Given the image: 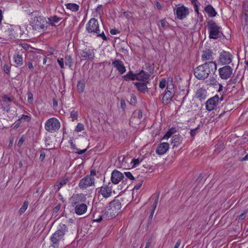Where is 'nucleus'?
Returning a JSON list of instances; mask_svg holds the SVG:
<instances>
[{"label":"nucleus","instance_id":"1","mask_svg":"<svg viewBox=\"0 0 248 248\" xmlns=\"http://www.w3.org/2000/svg\"><path fill=\"white\" fill-rule=\"evenodd\" d=\"M217 68L216 62L210 61L196 67L194 70V75L197 79L204 80L210 74L215 73Z\"/></svg>","mask_w":248,"mask_h":248},{"label":"nucleus","instance_id":"2","mask_svg":"<svg viewBox=\"0 0 248 248\" xmlns=\"http://www.w3.org/2000/svg\"><path fill=\"white\" fill-rule=\"evenodd\" d=\"M121 208V202L116 198H115L112 202H109L108 205L107 206L105 210V213L100 216L99 218L94 219V221L99 222L101 221L103 218L105 219H108L114 217Z\"/></svg>","mask_w":248,"mask_h":248},{"label":"nucleus","instance_id":"3","mask_svg":"<svg viewBox=\"0 0 248 248\" xmlns=\"http://www.w3.org/2000/svg\"><path fill=\"white\" fill-rule=\"evenodd\" d=\"M68 232L67 226L64 224H60L57 231L51 236L50 240L51 242L54 245H59V242L63 240L64 236Z\"/></svg>","mask_w":248,"mask_h":248},{"label":"nucleus","instance_id":"4","mask_svg":"<svg viewBox=\"0 0 248 248\" xmlns=\"http://www.w3.org/2000/svg\"><path fill=\"white\" fill-rule=\"evenodd\" d=\"M207 29L209 32L210 39H217L221 37L223 35L221 27L218 26L213 20H210L207 22Z\"/></svg>","mask_w":248,"mask_h":248},{"label":"nucleus","instance_id":"5","mask_svg":"<svg viewBox=\"0 0 248 248\" xmlns=\"http://www.w3.org/2000/svg\"><path fill=\"white\" fill-rule=\"evenodd\" d=\"M86 29L88 33H96L98 37H101L104 40H107V38L105 36L104 31H102L101 32L99 27L98 22L95 18H91L89 21L88 23L86 24Z\"/></svg>","mask_w":248,"mask_h":248},{"label":"nucleus","instance_id":"6","mask_svg":"<svg viewBox=\"0 0 248 248\" xmlns=\"http://www.w3.org/2000/svg\"><path fill=\"white\" fill-rule=\"evenodd\" d=\"M48 22L46 18L43 16H35L32 23L33 29L39 32L44 31L47 29Z\"/></svg>","mask_w":248,"mask_h":248},{"label":"nucleus","instance_id":"7","mask_svg":"<svg viewBox=\"0 0 248 248\" xmlns=\"http://www.w3.org/2000/svg\"><path fill=\"white\" fill-rule=\"evenodd\" d=\"M45 129L50 133L57 131L60 128V123L55 118H51L46 121L45 124Z\"/></svg>","mask_w":248,"mask_h":248},{"label":"nucleus","instance_id":"8","mask_svg":"<svg viewBox=\"0 0 248 248\" xmlns=\"http://www.w3.org/2000/svg\"><path fill=\"white\" fill-rule=\"evenodd\" d=\"M174 12L178 19L183 20L185 18L189 13V9L184 5L178 4L174 9Z\"/></svg>","mask_w":248,"mask_h":248},{"label":"nucleus","instance_id":"9","mask_svg":"<svg viewBox=\"0 0 248 248\" xmlns=\"http://www.w3.org/2000/svg\"><path fill=\"white\" fill-rule=\"evenodd\" d=\"M79 51V54L82 60L93 61L94 60L95 56L93 49L86 47Z\"/></svg>","mask_w":248,"mask_h":248},{"label":"nucleus","instance_id":"10","mask_svg":"<svg viewBox=\"0 0 248 248\" xmlns=\"http://www.w3.org/2000/svg\"><path fill=\"white\" fill-rule=\"evenodd\" d=\"M94 184V178L91 175H87L81 179L78 186L81 189H86Z\"/></svg>","mask_w":248,"mask_h":248},{"label":"nucleus","instance_id":"11","mask_svg":"<svg viewBox=\"0 0 248 248\" xmlns=\"http://www.w3.org/2000/svg\"><path fill=\"white\" fill-rule=\"evenodd\" d=\"M232 68L229 65H226L218 69L219 77L223 79H227L231 77Z\"/></svg>","mask_w":248,"mask_h":248},{"label":"nucleus","instance_id":"12","mask_svg":"<svg viewBox=\"0 0 248 248\" xmlns=\"http://www.w3.org/2000/svg\"><path fill=\"white\" fill-rule=\"evenodd\" d=\"M71 204L74 206L76 205L84 203L86 202V198L84 194H74L70 198Z\"/></svg>","mask_w":248,"mask_h":248},{"label":"nucleus","instance_id":"13","mask_svg":"<svg viewBox=\"0 0 248 248\" xmlns=\"http://www.w3.org/2000/svg\"><path fill=\"white\" fill-rule=\"evenodd\" d=\"M232 56L229 52L223 51L219 55V62L222 64H228L232 61Z\"/></svg>","mask_w":248,"mask_h":248},{"label":"nucleus","instance_id":"14","mask_svg":"<svg viewBox=\"0 0 248 248\" xmlns=\"http://www.w3.org/2000/svg\"><path fill=\"white\" fill-rule=\"evenodd\" d=\"M218 101L219 96L217 95L210 98L206 102V109L208 111L213 110L218 104Z\"/></svg>","mask_w":248,"mask_h":248},{"label":"nucleus","instance_id":"15","mask_svg":"<svg viewBox=\"0 0 248 248\" xmlns=\"http://www.w3.org/2000/svg\"><path fill=\"white\" fill-rule=\"evenodd\" d=\"M112 66L115 68L116 70L120 74H123L126 71V68L124 62L120 60L115 59L112 61Z\"/></svg>","mask_w":248,"mask_h":248},{"label":"nucleus","instance_id":"16","mask_svg":"<svg viewBox=\"0 0 248 248\" xmlns=\"http://www.w3.org/2000/svg\"><path fill=\"white\" fill-rule=\"evenodd\" d=\"M99 193L105 198H108L115 193L114 191L112 190V187L108 185H104L100 187Z\"/></svg>","mask_w":248,"mask_h":248},{"label":"nucleus","instance_id":"17","mask_svg":"<svg viewBox=\"0 0 248 248\" xmlns=\"http://www.w3.org/2000/svg\"><path fill=\"white\" fill-rule=\"evenodd\" d=\"M124 178V174L120 171L114 170L111 173V180L113 184H118L121 180Z\"/></svg>","mask_w":248,"mask_h":248},{"label":"nucleus","instance_id":"18","mask_svg":"<svg viewBox=\"0 0 248 248\" xmlns=\"http://www.w3.org/2000/svg\"><path fill=\"white\" fill-rule=\"evenodd\" d=\"M8 28H1V38H3L5 40H9L12 39L13 33V30L11 28L7 26Z\"/></svg>","mask_w":248,"mask_h":248},{"label":"nucleus","instance_id":"19","mask_svg":"<svg viewBox=\"0 0 248 248\" xmlns=\"http://www.w3.org/2000/svg\"><path fill=\"white\" fill-rule=\"evenodd\" d=\"M23 52L21 51H16L14 55V62L16 67L20 66L23 64Z\"/></svg>","mask_w":248,"mask_h":248},{"label":"nucleus","instance_id":"20","mask_svg":"<svg viewBox=\"0 0 248 248\" xmlns=\"http://www.w3.org/2000/svg\"><path fill=\"white\" fill-rule=\"evenodd\" d=\"M169 148V144L168 142H162L159 144L156 150V153L160 155L165 154Z\"/></svg>","mask_w":248,"mask_h":248},{"label":"nucleus","instance_id":"21","mask_svg":"<svg viewBox=\"0 0 248 248\" xmlns=\"http://www.w3.org/2000/svg\"><path fill=\"white\" fill-rule=\"evenodd\" d=\"M75 206V212L78 215H82L87 210V205L85 203L76 205Z\"/></svg>","mask_w":248,"mask_h":248},{"label":"nucleus","instance_id":"22","mask_svg":"<svg viewBox=\"0 0 248 248\" xmlns=\"http://www.w3.org/2000/svg\"><path fill=\"white\" fill-rule=\"evenodd\" d=\"M147 83L146 82H136L134 83V84L139 92L145 93L148 92Z\"/></svg>","mask_w":248,"mask_h":248},{"label":"nucleus","instance_id":"23","mask_svg":"<svg viewBox=\"0 0 248 248\" xmlns=\"http://www.w3.org/2000/svg\"><path fill=\"white\" fill-rule=\"evenodd\" d=\"M205 83L207 85L214 86L219 85L218 92H220L222 90L223 86L220 83H218L216 78L213 76H210V78L205 81Z\"/></svg>","mask_w":248,"mask_h":248},{"label":"nucleus","instance_id":"24","mask_svg":"<svg viewBox=\"0 0 248 248\" xmlns=\"http://www.w3.org/2000/svg\"><path fill=\"white\" fill-rule=\"evenodd\" d=\"M149 74L145 71L141 70L139 73L137 74L136 79L142 82H146V83H148L147 80L149 78Z\"/></svg>","mask_w":248,"mask_h":248},{"label":"nucleus","instance_id":"25","mask_svg":"<svg viewBox=\"0 0 248 248\" xmlns=\"http://www.w3.org/2000/svg\"><path fill=\"white\" fill-rule=\"evenodd\" d=\"M207 92L205 89L202 88L199 89L198 90L196 93V98L198 99L200 101L204 100L207 96Z\"/></svg>","mask_w":248,"mask_h":248},{"label":"nucleus","instance_id":"26","mask_svg":"<svg viewBox=\"0 0 248 248\" xmlns=\"http://www.w3.org/2000/svg\"><path fill=\"white\" fill-rule=\"evenodd\" d=\"M68 181L67 177H64L60 181H57L54 186V189L56 191H59L61 187L65 185Z\"/></svg>","mask_w":248,"mask_h":248},{"label":"nucleus","instance_id":"27","mask_svg":"<svg viewBox=\"0 0 248 248\" xmlns=\"http://www.w3.org/2000/svg\"><path fill=\"white\" fill-rule=\"evenodd\" d=\"M204 11L210 17H214L217 14L215 9L210 4L208 5L204 8Z\"/></svg>","mask_w":248,"mask_h":248},{"label":"nucleus","instance_id":"28","mask_svg":"<svg viewBox=\"0 0 248 248\" xmlns=\"http://www.w3.org/2000/svg\"><path fill=\"white\" fill-rule=\"evenodd\" d=\"M213 59V53L209 49L203 51L202 56V61L212 60Z\"/></svg>","mask_w":248,"mask_h":248},{"label":"nucleus","instance_id":"29","mask_svg":"<svg viewBox=\"0 0 248 248\" xmlns=\"http://www.w3.org/2000/svg\"><path fill=\"white\" fill-rule=\"evenodd\" d=\"M173 96L172 91L166 92L164 94L162 98L163 103L164 104H167L171 100Z\"/></svg>","mask_w":248,"mask_h":248},{"label":"nucleus","instance_id":"30","mask_svg":"<svg viewBox=\"0 0 248 248\" xmlns=\"http://www.w3.org/2000/svg\"><path fill=\"white\" fill-rule=\"evenodd\" d=\"M62 19V18L56 16H51L48 18V23L52 26H56L57 24Z\"/></svg>","mask_w":248,"mask_h":248},{"label":"nucleus","instance_id":"31","mask_svg":"<svg viewBox=\"0 0 248 248\" xmlns=\"http://www.w3.org/2000/svg\"><path fill=\"white\" fill-rule=\"evenodd\" d=\"M171 144L173 145V147H177L181 144V136L180 135H174L172 138Z\"/></svg>","mask_w":248,"mask_h":248},{"label":"nucleus","instance_id":"32","mask_svg":"<svg viewBox=\"0 0 248 248\" xmlns=\"http://www.w3.org/2000/svg\"><path fill=\"white\" fill-rule=\"evenodd\" d=\"M67 9L72 12H77L79 10V6L76 3H69L65 4Z\"/></svg>","mask_w":248,"mask_h":248},{"label":"nucleus","instance_id":"33","mask_svg":"<svg viewBox=\"0 0 248 248\" xmlns=\"http://www.w3.org/2000/svg\"><path fill=\"white\" fill-rule=\"evenodd\" d=\"M136 76H137V74H134L132 71H130L128 72V73L126 75H125L124 77V80L126 81H127L129 80H134L136 79Z\"/></svg>","mask_w":248,"mask_h":248},{"label":"nucleus","instance_id":"34","mask_svg":"<svg viewBox=\"0 0 248 248\" xmlns=\"http://www.w3.org/2000/svg\"><path fill=\"white\" fill-rule=\"evenodd\" d=\"M77 90L79 93H83L85 88V83L84 81L79 80L77 84Z\"/></svg>","mask_w":248,"mask_h":248},{"label":"nucleus","instance_id":"35","mask_svg":"<svg viewBox=\"0 0 248 248\" xmlns=\"http://www.w3.org/2000/svg\"><path fill=\"white\" fill-rule=\"evenodd\" d=\"M29 205V202L27 201H24L23 202V205L20 207V208L19 210V213L20 215L24 213L25 211L27 210Z\"/></svg>","mask_w":248,"mask_h":248},{"label":"nucleus","instance_id":"36","mask_svg":"<svg viewBox=\"0 0 248 248\" xmlns=\"http://www.w3.org/2000/svg\"><path fill=\"white\" fill-rule=\"evenodd\" d=\"M65 64L66 65L70 67L72 64V59L69 55H66L65 57Z\"/></svg>","mask_w":248,"mask_h":248},{"label":"nucleus","instance_id":"37","mask_svg":"<svg viewBox=\"0 0 248 248\" xmlns=\"http://www.w3.org/2000/svg\"><path fill=\"white\" fill-rule=\"evenodd\" d=\"M78 113L77 111L73 110L70 112V117L72 119V121H74L78 119Z\"/></svg>","mask_w":248,"mask_h":248},{"label":"nucleus","instance_id":"38","mask_svg":"<svg viewBox=\"0 0 248 248\" xmlns=\"http://www.w3.org/2000/svg\"><path fill=\"white\" fill-rule=\"evenodd\" d=\"M85 129L84 126L82 123H78L76 126L75 131L77 132H79L83 131Z\"/></svg>","mask_w":248,"mask_h":248},{"label":"nucleus","instance_id":"39","mask_svg":"<svg viewBox=\"0 0 248 248\" xmlns=\"http://www.w3.org/2000/svg\"><path fill=\"white\" fill-rule=\"evenodd\" d=\"M161 27L163 29H167L169 26V24L166 20L165 19H162L159 21Z\"/></svg>","mask_w":248,"mask_h":248},{"label":"nucleus","instance_id":"40","mask_svg":"<svg viewBox=\"0 0 248 248\" xmlns=\"http://www.w3.org/2000/svg\"><path fill=\"white\" fill-rule=\"evenodd\" d=\"M166 85L167 81L165 79L163 78L160 81L159 86L160 88L163 89L166 87Z\"/></svg>","mask_w":248,"mask_h":248},{"label":"nucleus","instance_id":"41","mask_svg":"<svg viewBox=\"0 0 248 248\" xmlns=\"http://www.w3.org/2000/svg\"><path fill=\"white\" fill-rule=\"evenodd\" d=\"M199 126L190 130V134L191 137H194L198 133Z\"/></svg>","mask_w":248,"mask_h":248},{"label":"nucleus","instance_id":"42","mask_svg":"<svg viewBox=\"0 0 248 248\" xmlns=\"http://www.w3.org/2000/svg\"><path fill=\"white\" fill-rule=\"evenodd\" d=\"M21 120H24L28 122L31 120V117L28 115H22L21 118L17 120V122H20Z\"/></svg>","mask_w":248,"mask_h":248},{"label":"nucleus","instance_id":"43","mask_svg":"<svg viewBox=\"0 0 248 248\" xmlns=\"http://www.w3.org/2000/svg\"><path fill=\"white\" fill-rule=\"evenodd\" d=\"M137 102V98L135 95H132L130 99V104L135 105Z\"/></svg>","mask_w":248,"mask_h":248},{"label":"nucleus","instance_id":"44","mask_svg":"<svg viewBox=\"0 0 248 248\" xmlns=\"http://www.w3.org/2000/svg\"><path fill=\"white\" fill-rule=\"evenodd\" d=\"M124 174L125 175L126 177L128 178V179H129L130 180H134V176L132 175V174H131V173L130 172H129V171L125 172Z\"/></svg>","mask_w":248,"mask_h":248},{"label":"nucleus","instance_id":"45","mask_svg":"<svg viewBox=\"0 0 248 248\" xmlns=\"http://www.w3.org/2000/svg\"><path fill=\"white\" fill-rule=\"evenodd\" d=\"M28 68L31 71H33L34 70V66L33 65L32 62L31 61H29L27 63Z\"/></svg>","mask_w":248,"mask_h":248},{"label":"nucleus","instance_id":"46","mask_svg":"<svg viewBox=\"0 0 248 248\" xmlns=\"http://www.w3.org/2000/svg\"><path fill=\"white\" fill-rule=\"evenodd\" d=\"M142 184V181H140L138 183H137L134 187V190H139Z\"/></svg>","mask_w":248,"mask_h":248},{"label":"nucleus","instance_id":"47","mask_svg":"<svg viewBox=\"0 0 248 248\" xmlns=\"http://www.w3.org/2000/svg\"><path fill=\"white\" fill-rule=\"evenodd\" d=\"M3 70L4 72L7 74H9L10 73V67L7 64H5L3 66Z\"/></svg>","mask_w":248,"mask_h":248},{"label":"nucleus","instance_id":"48","mask_svg":"<svg viewBox=\"0 0 248 248\" xmlns=\"http://www.w3.org/2000/svg\"><path fill=\"white\" fill-rule=\"evenodd\" d=\"M141 161V160L139 158L133 159L132 161V163H134L133 166H136L137 165H138Z\"/></svg>","mask_w":248,"mask_h":248},{"label":"nucleus","instance_id":"49","mask_svg":"<svg viewBox=\"0 0 248 248\" xmlns=\"http://www.w3.org/2000/svg\"><path fill=\"white\" fill-rule=\"evenodd\" d=\"M57 62H58L61 68H64V62L63 59H58L57 60Z\"/></svg>","mask_w":248,"mask_h":248},{"label":"nucleus","instance_id":"50","mask_svg":"<svg viewBox=\"0 0 248 248\" xmlns=\"http://www.w3.org/2000/svg\"><path fill=\"white\" fill-rule=\"evenodd\" d=\"M87 151L86 149H83V150H80L78 149H76V151H75V153L78 154V155H82V154L85 153Z\"/></svg>","mask_w":248,"mask_h":248},{"label":"nucleus","instance_id":"51","mask_svg":"<svg viewBox=\"0 0 248 248\" xmlns=\"http://www.w3.org/2000/svg\"><path fill=\"white\" fill-rule=\"evenodd\" d=\"M158 199H159V195H157V196H156V199L153 205L152 208L155 209H156V206L158 203Z\"/></svg>","mask_w":248,"mask_h":248},{"label":"nucleus","instance_id":"52","mask_svg":"<svg viewBox=\"0 0 248 248\" xmlns=\"http://www.w3.org/2000/svg\"><path fill=\"white\" fill-rule=\"evenodd\" d=\"M24 140H25V139H24V137L22 136L19 139V140L17 143V146L19 147H21V145L23 144Z\"/></svg>","mask_w":248,"mask_h":248},{"label":"nucleus","instance_id":"53","mask_svg":"<svg viewBox=\"0 0 248 248\" xmlns=\"http://www.w3.org/2000/svg\"><path fill=\"white\" fill-rule=\"evenodd\" d=\"M171 134H170V132L168 131L165 135L164 136H163L162 139L163 140H166V139H168V138H169L171 136Z\"/></svg>","mask_w":248,"mask_h":248},{"label":"nucleus","instance_id":"54","mask_svg":"<svg viewBox=\"0 0 248 248\" xmlns=\"http://www.w3.org/2000/svg\"><path fill=\"white\" fill-rule=\"evenodd\" d=\"M3 101H5V102L6 101H8V102L12 101V99L6 95H4L3 96Z\"/></svg>","mask_w":248,"mask_h":248},{"label":"nucleus","instance_id":"55","mask_svg":"<svg viewBox=\"0 0 248 248\" xmlns=\"http://www.w3.org/2000/svg\"><path fill=\"white\" fill-rule=\"evenodd\" d=\"M155 209H153V208L152 209L150 215V216L149 217V220H151L152 219L153 217V215H154V213H155Z\"/></svg>","mask_w":248,"mask_h":248},{"label":"nucleus","instance_id":"56","mask_svg":"<svg viewBox=\"0 0 248 248\" xmlns=\"http://www.w3.org/2000/svg\"><path fill=\"white\" fill-rule=\"evenodd\" d=\"M110 32L112 35H115L118 33L119 31L115 29H112L110 30Z\"/></svg>","mask_w":248,"mask_h":248},{"label":"nucleus","instance_id":"57","mask_svg":"<svg viewBox=\"0 0 248 248\" xmlns=\"http://www.w3.org/2000/svg\"><path fill=\"white\" fill-rule=\"evenodd\" d=\"M246 217V213L244 212L242 213L239 216V219L243 220L245 219Z\"/></svg>","mask_w":248,"mask_h":248},{"label":"nucleus","instance_id":"58","mask_svg":"<svg viewBox=\"0 0 248 248\" xmlns=\"http://www.w3.org/2000/svg\"><path fill=\"white\" fill-rule=\"evenodd\" d=\"M45 156H46V154L45 153V152H41L39 158L41 161H43L44 159V158H45Z\"/></svg>","mask_w":248,"mask_h":248},{"label":"nucleus","instance_id":"59","mask_svg":"<svg viewBox=\"0 0 248 248\" xmlns=\"http://www.w3.org/2000/svg\"><path fill=\"white\" fill-rule=\"evenodd\" d=\"M191 3L194 6H196L200 4V3L197 0H191Z\"/></svg>","mask_w":248,"mask_h":248},{"label":"nucleus","instance_id":"60","mask_svg":"<svg viewBox=\"0 0 248 248\" xmlns=\"http://www.w3.org/2000/svg\"><path fill=\"white\" fill-rule=\"evenodd\" d=\"M181 240H178L176 243L175 244L173 248H178L180 247L181 244Z\"/></svg>","mask_w":248,"mask_h":248},{"label":"nucleus","instance_id":"61","mask_svg":"<svg viewBox=\"0 0 248 248\" xmlns=\"http://www.w3.org/2000/svg\"><path fill=\"white\" fill-rule=\"evenodd\" d=\"M138 117L140 119L142 118V111L140 110H138Z\"/></svg>","mask_w":248,"mask_h":248},{"label":"nucleus","instance_id":"62","mask_svg":"<svg viewBox=\"0 0 248 248\" xmlns=\"http://www.w3.org/2000/svg\"><path fill=\"white\" fill-rule=\"evenodd\" d=\"M20 124V122H17V121L14 127V128L15 129H17L19 127Z\"/></svg>","mask_w":248,"mask_h":248},{"label":"nucleus","instance_id":"63","mask_svg":"<svg viewBox=\"0 0 248 248\" xmlns=\"http://www.w3.org/2000/svg\"><path fill=\"white\" fill-rule=\"evenodd\" d=\"M169 131L170 134H171V135H172L176 132V129L175 128L172 127L169 129Z\"/></svg>","mask_w":248,"mask_h":248},{"label":"nucleus","instance_id":"64","mask_svg":"<svg viewBox=\"0 0 248 248\" xmlns=\"http://www.w3.org/2000/svg\"><path fill=\"white\" fill-rule=\"evenodd\" d=\"M242 161L248 160V154L247 155H246V156L242 159Z\"/></svg>","mask_w":248,"mask_h":248}]
</instances>
